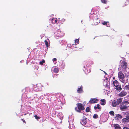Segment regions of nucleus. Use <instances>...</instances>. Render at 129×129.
Wrapping results in <instances>:
<instances>
[{
    "label": "nucleus",
    "instance_id": "nucleus-1",
    "mask_svg": "<svg viewBox=\"0 0 129 129\" xmlns=\"http://www.w3.org/2000/svg\"><path fill=\"white\" fill-rule=\"evenodd\" d=\"M118 76L120 81L123 83L125 84L128 82V79H125L124 75L121 71L119 72Z\"/></svg>",
    "mask_w": 129,
    "mask_h": 129
},
{
    "label": "nucleus",
    "instance_id": "nucleus-2",
    "mask_svg": "<svg viewBox=\"0 0 129 129\" xmlns=\"http://www.w3.org/2000/svg\"><path fill=\"white\" fill-rule=\"evenodd\" d=\"M77 107L75 108V110L76 111L78 112H80L82 110H84L85 108L84 106L81 103H77L76 104Z\"/></svg>",
    "mask_w": 129,
    "mask_h": 129
},
{
    "label": "nucleus",
    "instance_id": "nucleus-3",
    "mask_svg": "<svg viewBox=\"0 0 129 129\" xmlns=\"http://www.w3.org/2000/svg\"><path fill=\"white\" fill-rule=\"evenodd\" d=\"M129 104L128 101H123L122 102L120 106V108L121 110H124L127 108V105Z\"/></svg>",
    "mask_w": 129,
    "mask_h": 129
},
{
    "label": "nucleus",
    "instance_id": "nucleus-4",
    "mask_svg": "<svg viewBox=\"0 0 129 129\" xmlns=\"http://www.w3.org/2000/svg\"><path fill=\"white\" fill-rule=\"evenodd\" d=\"M120 66L122 70L124 72L127 67V64L126 62L123 61L121 63Z\"/></svg>",
    "mask_w": 129,
    "mask_h": 129
},
{
    "label": "nucleus",
    "instance_id": "nucleus-5",
    "mask_svg": "<svg viewBox=\"0 0 129 129\" xmlns=\"http://www.w3.org/2000/svg\"><path fill=\"white\" fill-rule=\"evenodd\" d=\"M99 100L95 98H91L89 101V103L90 104H92L95 103H97L99 101Z\"/></svg>",
    "mask_w": 129,
    "mask_h": 129
},
{
    "label": "nucleus",
    "instance_id": "nucleus-6",
    "mask_svg": "<svg viewBox=\"0 0 129 129\" xmlns=\"http://www.w3.org/2000/svg\"><path fill=\"white\" fill-rule=\"evenodd\" d=\"M127 94V92L124 90H122L119 94L118 96L120 97H123L125 96Z\"/></svg>",
    "mask_w": 129,
    "mask_h": 129
},
{
    "label": "nucleus",
    "instance_id": "nucleus-7",
    "mask_svg": "<svg viewBox=\"0 0 129 129\" xmlns=\"http://www.w3.org/2000/svg\"><path fill=\"white\" fill-rule=\"evenodd\" d=\"M93 63V62L91 60H88L87 61L86 64L87 65H86V66L87 67H90L91 65Z\"/></svg>",
    "mask_w": 129,
    "mask_h": 129
},
{
    "label": "nucleus",
    "instance_id": "nucleus-8",
    "mask_svg": "<svg viewBox=\"0 0 129 129\" xmlns=\"http://www.w3.org/2000/svg\"><path fill=\"white\" fill-rule=\"evenodd\" d=\"M77 91L78 93H81L83 92V87L82 86L80 88H78Z\"/></svg>",
    "mask_w": 129,
    "mask_h": 129
},
{
    "label": "nucleus",
    "instance_id": "nucleus-9",
    "mask_svg": "<svg viewBox=\"0 0 129 129\" xmlns=\"http://www.w3.org/2000/svg\"><path fill=\"white\" fill-rule=\"evenodd\" d=\"M106 103V101L104 99H101L100 101V103L102 105H105Z\"/></svg>",
    "mask_w": 129,
    "mask_h": 129
},
{
    "label": "nucleus",
    "instance_id": "nucleus-10",
    "mask_svg": "<svg viewBox=\"0 0 129 129\" xmlns=\"http://www.w3.org/2000/svg\"><path fill=\"white\" fill-rule=\"evenodd\" d=\"M122 98H120L118 99L116 101V103L117 105H119L122 102Z\"/></svg>",
    "mask_w": 129,
    "mask_h": 129
},
{
    "label": "nucleus",
    "instance_id": "nucleus-11",
    "mask_svg": "<svg viewBox=\"0 0 129 129\" xmlns=\"http://www.w3.org/2000/svg\"><path fill=\"white\" fill-rule=\"evenodd\" d=\"M86 118L85 117H83V119L81 121V122L83 123V124H85L87 122Z\"/></svg>",
    "mask_w": 129,
    "mask_h": 129
},
{
    "label": "nucleus",
    "instance_id": "nucleus-12",
    "mask_svg": "<svg viewBox=\"0 0 129 129\" xmlns=\"http://www.w3.org/2000/svg\"><path fill=\"white\" fill-rule=\"evenodd\" d=\"M115 89L117 90H122V88L120 84L118 85L117 86H115Z\"/></svg>",
    "mask_w": 129,
    "mask_h": 129
},
{
    "label": "nucleus",
    "instance_id": "nucleus-13",
    "mask_svg": "<svg viewBox=\"0 0 129 129\" xmlns=\"http://www.w3.org/2000/svg\"><path fill=\"white\" fill-rule=\"evenodd\" d=\"M113 84L115 86H117L120 84L117 80H115L113 82Z\"/></svg>",
    "mask_w": 129,
    "mask_h": 129
},
{
    "label": "nucleus",
    "instance_id": "nucleus-14",
    "mask_svg": "<svg viewBox=\"0 0 129 129\" xmlns=\"http://www.w3.org/2000/svg\"><path fill=\"white\" fill-rule=\"evenodd\" d=\"M117 105L116 102L115 100H113L112 102V106L113 107H115Z\"/></svg>",
    "mask_w": 129,
    "mask_h": 129
},
{
    "label": "nucleus",
    "instance_id": "nucleus-15",
    "mask_svg": "<svg viewBox=\"0 0 129 129\" xmlns=\"http://www.w3.org/2000/svg\"><path fill=\"white\" fill-rule=\"evenodd\" d=\"M115 118H116L117 120H119L122 118V116L119 114H117L116 115Z\"/></svg>",
    "mask_w": 129,
    "mask_h": 129
},
{
    "label": "nucleus",
    "instance_id": "nucleus-16",
    "mask_svg": "<svg viewBox=\"0 0 129 129\" xmlns=\"http://www.w3.org/2000/svg\"><path fill=\"white\" fill-rule=\"evenodd\" d=\"M114 127L115 128L118 129H120L121 127L120 125L117 124H115L114 125Z\"/></svg>",
    "mask_w": 129,
    "mask_h": 129
},
{
    "label": "nucleus",
    "instance_id": "nucleus-17",
    "mask_svg": "<svg viewBox=\"0 0 129 129\" xmlns=\"http://www.w3.org/2000/svg\"><path fill=\"white\" fill-rule=\"evenodd\" d=\"M94 108L95 109H101V108L100 107V105L99 104H98L97 105V106H95L94 107Z\"/></svg>",
    "mask_w": 129,
    "mask_h": 129
},
{
    "label": "nucleus",
    "instance_id": "nucleus-18",
    "mask_svg": "<svg viewBox=\"0 0 129 129\" xmlns=\"http://www.w3.org/2000/svg\"><path fill=\"white\" fill-rule=\"evenodd\" d=\"M59 71V70L58 68H54L53 71L54 73H57Z\"/></svg>",
    "mask_w": 129,
    "mask_h": 129
},
{
    "label": "nucleus",
    "instance_id": "nucleus-19",
    "mask_svg": "<svg viewBox=\"0 0 129 129\" xmlns=\"http://www.w3.org/2000/svg\"><path fill=\"white\" fill-rule=\"evenodd\" d=\"M51 22L55 24L57 22V20L56 19L54 18L52 19Z\"/></svg>",
    "mask_w": 129,
    "mask_h": 129
},
{
    "label": "nucleus",
    "instance_id": "nucleus-20",
    "mask_svg": "<svg viewBox=\"0 0 129 129\" xmlns=\"http://www.w3.org/2000/svg\"><path fill=\"white\" fill-rule=\"evenodd\" d=\"M122 122H125L128 121V119L126 118H125L122 119Z\"/></svg>",
    "mask_w": 129,
    "mask_h": 129
},
{
    "label": "nucleus",
    "instance_id": "nucleus-21",
    "mask_svg": "<svg viewBox=\"0 0 129 129\" xmlns=\"http://www.w3.org/2000/svg\"><path fill=\"white\" fill-rule=\"evenodd\" d=\"M109 23V22H106V21H104L102 23V24H103V25H107V26L108 27H109V26L108 25H107V23Z\"/></svg>",
    "mask_w": 129,
    "mask_h": 129
},
{
    "label": "nucleus",
    "instance_id": "nucleus-22",
    "mask_svg": "<svg viewBox=\"0 0 129 129\" xmlns=\"http://www.w3.org/2000/svg\"><path fill=\"white\" fill-rule=\"evenodd\" d=\"M124 89L127 90H129V85L125 86L124 87Z\"/></svg>",
    "mask_w": 129,
    "mask_h": 129
},
{
    "label": "nucleus",
    "instance_id": "nucleus-23",
    "mask_svg": "<svg viewBox=\"0 0 129 129\" xmlns=\"http://www.w3.org/2000/svg\"><path fill=\"white\" fill-rule=\"evenodd\" d=\"M44 42L46 46L47 47H48L49 46V44L48 43L46 40H45Z\"/></svg>",
    "mask_w": 129,
    "mask_h": 129
},
{
    "label": "nucleus",
    "instance_id": "nucleus-24",
    "mask_svg": "<svg viewBox=\"0 0 129 129\" xmlns=\"http://www.w3.org/2000/svg\"><path fill=\"white\" fill-rule=\"evenodd\" d=\"M58 34H59L60 35H59V37H61L63 36H64V34H62V32H61V31H60L59 32V31L58 32Z\"/></svg>",
    "mask_w": 129,
    "mask_h": 129
},
{
    "label": "nucleus",
    "instance_id": "nucleus-25",
    "mask_svg": "<svg viewBox=\"0 0 129 129\" xmlns=\"http://www.w3.org/2000/svg\"><path fill=\"white\" fill-rule=\"evenodd\" d=\"M45 62V61L44 60H43L42 61L40 62L39 64L40 65H42L43 63Z\"/></svg>",
    "mask_w": 129,
    "mask_h": 129
},
{
    "label": "nucleus",
    "instance_id": "nucleus-26",
    "mask_svg": "<svg viewBox=\"0 0 129 129\" xmlns=\"http://www.w3.org/2000/svg\"><path fill=\"white\" fill-rule=\"evenodd\" d=\"M93 117L94 119H96L98 117V115L96 114H94L93 116Z\"/></svg>",
    "mask_w": 129,
    "mask_h": 129
},
{
    "label": "nucleus",
    "instance_id": "nucleus-27",
    "mask_svg": "<svg viewBox=\"0 0 129 129\" xmlns=\"http://www.w3.org/2000/svg\"><path fill=\"white\" fill-rule=\"evenodd\" d=\"M85 111L86 112H88L90 111V108L89 107H87L85 110Z\"/></svg>",
    "mask_w": 129,
    "mask_h": 129
},
{
    "label": "nucleus",
    "instance_id": "nucleus-28",
    "mask_svg": "<svg viewBox=\"0 0 129 129\" xmlns=\"http://www.w3.org/2000/svg\"><path fill=\"white\" fill-rule=\"evenodd\" d=\"M109 113L111 115L114 116V113L113 111H111L109 112Z\"/></svg>",
    "mask_w": 129,
    "mask_h": 129
},
{
    "label": "nucleus",
    "instance_id": "nucleus-29",
    "mask_svg": "<svg viewBox=\"0 0 129 129\" xmlns=\"http://www.w3.org/2000/svg\"><path fill=\"white\" fill-rule=\"evenodd\" d=\"M75 44H77L79 43V40L78 39H77L75 41Z\"/></svg>",
    "mask_w": 129,
    "mask_h": 129
},
{
    "label": "nucleus",
    "instance_id": "nucleus-30",
    "mask_svg": "<svg viewBox=\"0 0 129 129\" xmlns=\"http://www.w3.org/2000/svg\"><path fill=\"white\" fill-rule=\"evenodd\" d=\"M102 2L103 3L105 4L107 2V0H101Z\"/></svg>",
    "mask_w": 129,
    "mask_h": 129
},
{
    "label": "nucleus",
    "instance_id": "nucleus-31",
    "mask_svg": "<svg viewBox=\"0 0 129 129\" xmlns=\"http://www.w3.org/2000/svg\"><path fill=\"white\" fill-rule=\"evenodd\" d=\"M35 118L37 119H39L40 118V117L37 116V115H35L34 116Z\"/></svg>",
    "mask_w": 129,
    "mask_h": 129
},
{
    "label": "nucleus",
    "instance_id": "nucleus-32",
    "mask_svg": "<svg viewBox=\"0 0 129 129\" xmlns=\"http://www.w3.org/2000/svg\"><path fill=\"white\" fill-rule=\"evenodd\" d=\"M108 82L107 83V84H106V87H109V85L110 84V82Z\"/></svg>",
    "mask_w": 129,
    "mask_h": 129
},
{
    "label": "nucleus",
    "instance_id": "nucleus-33",
    "mask_svg": "<svg viewBox=\"0 0 129 129\" xmlns=\"http://www.w3.org/2000/svg\"><path fill=\"white\" fill-rule=\"evenodd\" d=\"M21 120L24 123H25V124L26 123V122L24 119H22Z\"/></svg>",
    "mask_w": 129,
    "mask_h": 129
},
{
    "label": "nucleus",
    "instance_id": "nucleus-34",
    "mask_svg": "<svg viewBox=\"0 0 129 129\" xmlns=\"http://www.w3.org/2000/svg\"><path fill=\"white\" fill-rule=\"evenodd\" d=\"M57 60V59L55 58H54L53 59V61H56Z\"/></svg>",
    "mask_w": 129,
    "mask_h": 129
},
{
    "label": "nucleus",
    "instance_id": "nucleus-35",
    "mask_svg": "<svg viewBox=\"0 0 129 129\" xmlns=\"http://www.w3.org/2000/svg\"><path fill=\"white\" fill-rule=\"evenodd\" d=\"M123 129H129V128L126 127H124Z\"/></svg>",
    "mask_w": 129,
    "mask_h": 129
},
{
    "label": "nucleus",
    "instance_id": "nucleus-36",
    "mask_svg": "<svg viewBox=\"0 0 129 129\" xmlns=\"http://www.w3.org/2000/svg\"><path fill=\"white\" fill-rule=\"evenodd\" d=\"M127 118L129 119V114L128 115Z\"/></svg>",
    "mask_w": 129,
    "mask_h": 129
},
{
    "label": "nucleus",
    "instance_id": "nucleus-37",
    "mask_svg": "<svg viewBox=\"0 0 129 129\" xmlns=\"http://www.w3.org/2000/svg\"><path fill=\"white\" fill-rule=\"evenodd\" d=\"M122 45V43H121L120 44V45Z\"/></svg>",
    "mask_w": 129,
    "mask_h": 129
},
{
    "label": "nucleus",
    "instance_id": "nucleus-38",
    "mask_svg": "<svg viewBox=\"0 0 129 129\" xmlns=\"http://www.w3.org/2000/svg\"><path fill=\"white\" fill-rule=\"evenodd\" d=\"M115 77H114L113 78V79H115Z\"/></svg>",
    "mask_w": 129,
    "mask_h": 129
},
{
    "label": "nucleus",
    "instance_id": "nucleus-39",
    "mask_svg": "<svg viewBox=\"0 0 129 129\" xmlns=\"http://www.w3.org/2000/svg\"><path fill=\"white\" fill-rule=\"evenodd\" d=\"M104 72V73H105V74H106V72Z\"/></svg>",
    "mask_w": 129,
    "mask_h": 129
},
{
    "label": "nucleus",
    "instance_id": "nucleus-40",
    "mask_svg": "<svg viewBox=\"0 0 129 129\" xmlns=\"http://www.w3.org/2000/svg\"><path fill=\"white\" fill-rule=\"evenodd\" d=\"M24 115H26V114L25 113L24 114Z\"/></svg>",
    "mask_w": 129,
    "mask_h": 129
},
{
    "label": "nucleus",
    "instance_id": "nucleus-41",
    "mask_svg": "<svg viewBox=\"0 0 129 129\" xmlns=\"http://www.w3.org/2000/svg\"><path fill=\"white\" fill-rule=\"evenodd\" d=\"M97 23H97V24H97Z\"/></svg>",
    "mask_w": 129,
    "mask_h": 129
},
{
    "label": "nucleus",
    "instance_id": "nucleus-42",
    "mask_svg": "<svg viewBox=\"0 0 129 129\" xmlns=\"http://www.w3.org/2000/svg\"><path fill=\"white\" fill-rule=\"evenodd\" d=\"M129 1V0H128Z\"/></svg>",
    "mask_w": 129,
    "mask_h": 129
}]
</instances>
